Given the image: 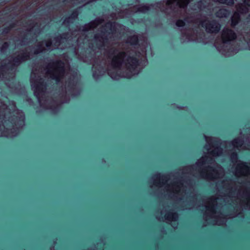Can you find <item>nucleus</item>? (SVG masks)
Masks as SVG:
<instances>
[{
	"label": "nucleus",
	"instance_id": "obj_7",
	"mask_svg": "<svg viewBox=\"0 0 250 250\" xmlns=\"http://www.w3.org/2000/svg\"><path fill=\"white\" fill-rule=\"evenodd\" d=\"M199 26L204 27L206 31H220L221 25L217 21H209L206 17H200L194 21Z\"/></svg>",
	"mask_w": 250,
	"mask_h": 250
},
{
	"label": "nucleus",
	"instance_id": "obj_5",
	"mask_svg": "<svg viewBox=\"0 0 250 250\" xmlns=\"http://www.w3.org/2000/svg\"><path fill=\"white\" fill-rule=\"evenodd\" d=\"M68 68L67 64L60 63L58 62L50 63L45 70L46 77L56 81L57 83H62L63 80L68 77L65 72Z\"/></svg>",
	"mask_w": 250,
	"mask_h": 250
},
{
	"label": "nucleus",
	"instance_id": "obj_31",
	"mask_svg": "<svg viewBox=\"0 0 250 250\" xmlns=\"http://www.w3.org/2000/svg\"><path fill=\"white\" fill-rule=\"evenodd\" d=\"M143 52H146V50H143Z\"/></svg>",
	"mask_w": 250,
	"mask_h": 250
},
{
	"label": "nucleus",
	"instance_id": "obj_3",
	"mask_svg": "<svg viewBox=\"0 0 250 250\" xmlns=\"http://www.w3.org/2000/svg\"><path fill=\"white\" fill-rule=\"evenodd\" d=\"M15 108L14 102H10L8 107L0 102V137H15L24 125V115Z\"/></svg>",
	"mask_w": 250,
	"mask_h": 250
},
{
	"label": "nucleus",
	"instance_id": "obj_22",
	"mask_svg": "<svg viewBox=\"0 0 250 250\" xmlns=\"http://www.w3.org/2000/svg\"><path fill=\"white\" fill-rule=\"evenodd\" d=\"M185 21L183 20H179L177 21L176 22V26H178V27H183L185 25Z\"/></svg>",
	"mask_w": 250,
	"mask_h": 250
},
{
	"label": "nucleus",
	"instance_id": "obj_27",
	"mask_svg": "<svg viewBox=\"0 0 250 250\" xmlns=\"http://www.w3.org/2000/svg\"><path fill=\"white\" fill-rule=\"evenodd\" d=\"M61 103H63V102H64V101H62V99H61Z\"/></svg>",
	"mask_w": 250,
	"mask_h": 250
},
{
	"label": "nucleus",
	"instance_id": "obj_4",
	"mask_svg": "<svg viewBox=\"0 0 250 250\" xmlns=\"http://www.w3.org/2000/svg\"><path fill=\"white\" fill-rule=\"evenodd\" d=\"M44 81L35 70H32L30 77L31 87L41 107L50 110L53 113H55L59 110L60 104L53 100L51 97L46 96V83H44Z\"/></svg>",
	"mask_w": 250,
	"mask_h": 250
},
{
	"label": "nucleus",
	"instance_id": "obj_29",
	"mask_svg": "<svg viewBox=\"0 0 250 250\" xmlns=\"http://www.w3.org/2000/svg\"><path fill=\"white\" fill-rule=\"evenodd\" d=\"M104 31H106V32H107L108 31L107 30H105Z\"/></svg>",
	"mask_w": 250,
	"mask_h": 250
},
{
	"label": "nucleus",
	"instance_id": "obj_15",
	"mask_svg": "<svg viewBox=\"0 0 250 250\" xmlns=\"http://www.w3.org/2000/svg\"><path fill=\"white\" fill-rule=\"evenodd\" d=\"M74 84H72L70 81L68 83L65 82L64 86H62L61 92L59 94L60 98L62 99L63 96H65L67 92L69 93L70 91L73 88Z\"/></svg>",
	"mask_w": 250,
	"mask_h": 250
},
{
	"label": "nucleus",
	"instance_id": "obj_28",
	"mask_svg": "<svg viewBox=\"0 0 250 250\" xmlns=\"http://www.w3.org/2000/svg\"><path fill=\"white\" fill-rule=\"evenodd\" d=\"M186 208V209H188H188H190V208Z\"/></svg>",
	"mask_w": 250,
	"mask_h": 250
},
{
	"label": "nucleus",
	"instance_id": "obj_9",
	"mask_svg": "<svg viewBox=\"0 0 250 250\" xmlns=\"http://www.w3.org/2000/svg\"><path fill=\"white\" fill-rule=\"evenodd\" d=\"M189 1L190 0H167L166 4L167 8L171 9H184Z\"/></svg>",
	"mask_w": 250,
	"mask_h": 250
},
{
	"label": "nucleus",
	"instance_id": "obj_14",
	"mask_svg": "<svg viewBox=\"0 0 250 250\" xmlns=\"http://www.w3.org/2000/svg\"><path fill=\"white\" fill-rule=\"evenodd\" d=\"M151 6H152V5H149L148 4L136 5L133 7V10H132V12L135 13H146L151 9Z\"/></svg>",
	"mask_w": 250,
	"mask_h": 250
},
{
	"label": "nucleus",
	"instance_id": "obj_18",
	"mask_svg": "<svg viewBox=\"0 0 250 250\" xmlns=\"http://www.w3.org/2000/svg\"><path fill=\"white\" fill-rule=\"evenodd\" d=\"M106 25L108 26H110L111 28H110L109 31H117L116 29L114 30V29H112V27H116V28H117L118 26H120L121 30H123V31H127L126 29V27L125 26H121V25L117 24L115 23H107Z\"/></svg>",
	"mask_w": 250,
	"mask_h": 250
},
{
	"label": "nucleus",
	"instance_id": "obj_1",
	"mask_svg": "<svg viewBox=\"0 0 250 250\" xmlns=\"http://www.w3.org/2000/svg\"><path fill=\"white\" fill-rule=\"evenodd\" d=\"M181 41L205 44L213 41L217 50L226 57L234 55L240 49L250 50V32H182Z\"/></svg>",
	"mask_w": 250,
	"mask_h": 250
},
{
	"label": "nucleus",
	"instance_id": "obj_23",
	"mask_svg": "<svg viewBox=\"0 0 250 250\" xmlns=\"http://www.w3.org/2000/svg\"><path fill=\"white\" fill-rule=\"evenodd\" d=\"M9 44L7 42H5L1 47V52H3L8 48Z\"/></svg>",
	"mask_w": 250,
	"mask_h": 250
},
{
	"label": "nucleus",
	"instance_id": "obj_11",
	"mask_svg": "<svg viewBox=\"0 0 250 250\" xmlns=\"http://www.w3.org/2000/svg\"><path fill=\"white\" fill-rule=\"evenodd\" d=\"M30 58V54L28 52L22 51L20 54L17 55L13 60L10 62L11 65H18L21 62L28 60Z\"/></svg>",
	"mask_w": 250,
	"mask_h": 250
},
{
	"label": "nucleus",
	"instance_id": "obj_30",
	"mask_svg": "<svg viewBox=\"0 0 250 250\" xmlns=\"http://www.w3.org/2000/svg\"><path fill=\"white\" fill-rule=\"evenodd\" d=\"M185 21H188V20H186V19H185Z\"/></svg>",
	"mask_w": 250,
	"mask_h": 250
},
{
	"label": "nucleus",
	"instance_id": "obj_32",
	"mask_svg": "<svg viewBox=\"0 0 250 250\" xmlns=\"http://www.w3.org/2000/svg\"><path fill=\"white\" fill-rule=\"evenodd\" d=\"M242 133H243L242 132H240L241 135H242Z\"/></svg>",
	"mask_w": 250,
	"mask_h": 250
},
{
	"label": "nucleus",
	"instance_id": "obj_21",
	"mask_svg": "<svg viewBox=\"0 0 250 250\" xmlns=\"http://www.w3.org/2000/svg\"><path fill=\"white\" fill-rule=\"evenodd\" d=\"M64 62H62L61 61H58V62H59L60 63H62V64L63 63H64V64H67L68 65V68L65 70V72L67 73V75H69V72L70 71V67H69V64H68V60L67 59H66L65 58V57H64Z\"/></svg>",
	"mask_w": 250,
	"mask_h": 250
},
{
	"label": "nucleus",
	"instance_id": "obj_19",
	"mask_svg": "<svg viewBox=\"0 0 250 250\" xmlns=\"http://www.w3.org/2000/svg\"><path fill=\"white\" fill-rule=\"evenodd\" d=\"M78 14L77 12H74L69 17L65 19L63 22L64 25H67L69 22H72V21L77 18Z\"/></svg>",
	"mask_w": 250,
	"mask_h": 250
},
{
	"label": "nucleus",
	"instance_id": "obj_12",
	"mask_svg": "<svg viewBox=\"0 0 250 250\" xmlns=\"http://www.w3.org/2000/svg\"><path fill=\"white\" fill-rule=\"evenodd\" d=\"M103 21H104L101 18L96 19L89 23L85 24L83 27L82 31H89L94 30L98 25L102 24Z\"/></svg>",
	"mask_w": 250,
	"mask_h": 250
},
{
	"label": "nucleus",
	"instance_id": "obj_24",
	"mask_svg": "<svg viewBox=\"0 0 250 250\" xmlns=\"http://www.w3.org/2000/svg\"><path fill=\"white\" fill-rule=\"evenodd\" d=\"M245 5L250 6V0H243Z\"/></svg>",
	"mask_w": 250,
	"mask_h": 250
},
{
	"label": "nucleus",
	"instance_id": "obj_17",
	"mask_svg": "<svg viewBox=\"0 0 250 250\" xmlns=\"http://www.w3.org/2000/svg\"><path fill=\"white\" fill-rule=\"evenodd\" d=\"M229 14V12L226 9H220L216 14L217 17L219 18H224L228 17Z\"/></svg>",
	"mask_w": 250,
	"mask_h": 250
},
{
	"label": "nucleus",
	"instance_id": "obj_10",
	"mask_svg": "<svg viewBox=\"0 0 250 250\" xmlns=\"http://www.w3.org/2000/svg\"><path fill=\"white\" fill-rule=\"evenodd\" d=\"M236 9L237 12H235L231 18V24L232 26H235L240 21V17L239 13H247L249 11L248 8L245 5L242 3L238 5L236 7Z\"/></svg>",
	"mask_w": 250,
	"mask_h": 250
},
{
	"label": "nucleus",
	"instance_id": "obj_8",
	"mask_svg": "<svg viewBox=\"0 0 250 250\" xmlns=\"http://www.w3.org/2000/svg\"><path fill=\"white\" fill-rule=\"evenodd\" d=\"M167 209L161 211V215H156V218L160 221H166L167 223H171V226L176 229L178 226L177 222L178 216L177 213L171 211L167 212Z\"/></svg>",
	"mask_w": 250,
	"mask_h": 250
},
{
	"label": "nucleus",
	"instance_id": "obj_6",
	"mask_svg": "<svg viewBox=\"0 0 250 250\" xmlns=\"http://www.w3.org/2000/svg\"><path fill=\"white\" fill-rule=\"evenodd\" d=\"M62 40L61 37H57L49 41H42L39 43L38 48L34 51L38 54L46 50H51L58 48Z\"/></svg>",
	"mask_w": 250,
	"mask_h": 250
},
{
	"label": "nucleus",
	"instance_id": "obj_26",
	"mask_svg": "<svg viewBox=\"0 0 250 250\" xmlns=\"http://www.w3.org/2000/svg\"><path fill=\"white\" fill-rule=\"evenodd\" d=\"M100 245L101 247H103V243H101L100 244Z\"/></svg>",
	"mask_w": 250,
	"mask_h": 250
},
{
	"label": "nucleus",
	"instance_id": "obj_2",
	"mask_svg": "<svg viewBox=\"0 0 250 250\" xmlns=\"http://www.w3.org/2000/svg\"><path fill=\"white\" fill-rule=\"evenodd\" d=\"M108 74L113 80L130 78L140 71L138 61L124 51L114 47L108 51Z\"/></svg>",
	"mask_w": 250,
	"mask_h": 250
},
{
	"label": "nucleus",
	"instance_id": "obj_13",
	"mask_svg": "<svg viewBox=\"0 0 250 250\" xmlns=\"http://www.w3.org/2000/svg\"><path fill=\"white\" fill-rule=\"evenodd\" d=\"M105 32H101L99 35H97L94 38V42L97 43L98 47L101 49L103 46H105L107 42V39L105 38Z\"/></svg>",
	"mask_w": 250,
	"mask_h": 250
},
{
	"label": "nucleus",
	"instance_id": "obj_16",
	"mask_svg": "<svg viewBox=\"0 0 250 250\" xmlns=\"http://www.w3.org/2000/svg\"><path fill=\"white\" fill-rule=\"evenodd\" d=\"M98 65L95 63L93 65V77L95 79H97L100 76L104 75V71L100 66L99 69L98 68Z\"/></svg>",
	"mask_w": 250,
	"mask_h": 250
},
{
	"label": "nucleus",
	"instance_id": "obj_20",
	"mask_svg": "<svg viewBox=\"0 0 250 250\" xmlns=\"http://www.w3.org/2000/svg\"><path fill=\"white\" fill-rule=\"evenodd\" d=\"M213 1L229 5H232L234 3L233 0H213Z\"/></svg>",
	"mask_w": 250,
	"mask_h": 250
},
{
	"label": "nucleus",
	"instance_id": "obj_25",
	"mask_svg": "<svg viewBox=\"0 0 250 250\" xmlns=\"http://www.w3.org/2000/svg\"><path fill=\"white\" fill-rule=\"evenodd\" d=\"M133 39L134 40V41H135V42H134L133 43H136L137 42V41H138V38H137V37H136V36H134V37H133Z\"/></svg>",
	"mask_w": 250,
	"mask_h": 250
}]
</instances>
